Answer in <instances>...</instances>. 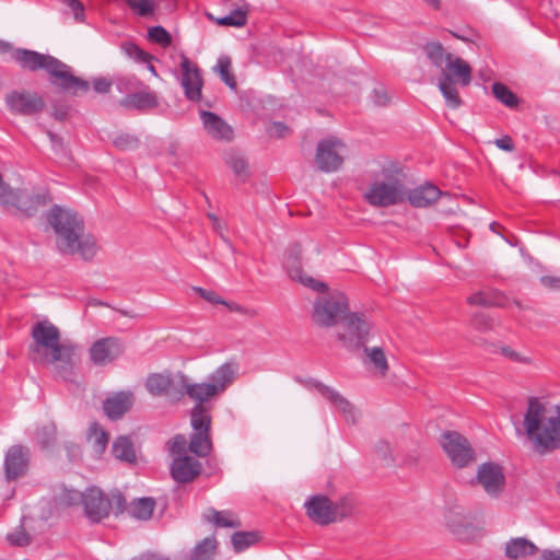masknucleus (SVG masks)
Returning a JSON list of instances; mask_svg holds the SVG:
<instances>
[{
  "instance_id": "nucleus-5",
  "label": "nucleus",
  "mask_w": 560,
  "mask_h": 560,
  "mask_svg": "<svg viewBox=\"0 0 560 560\" xmlns=\"http://www.w3.org/2000/svg\"><path fill=\"white\" fill-rule=\"evenodd\" d=\"M382 179H374L363 194L364 200L378 208H386L400 203L406 195L402 182V171L395 164L382 167Z\"/></svg>"
},
{
  "instance_id": "nucleus-7",
  "label": "nucleus",
  "mask_w": 560,
  "mask_h": 560,
  "mask_svg": "<svg viewBox=\"0 0 560 560\" xmlns=\"http://www.w3.org/2000/svg\"><path fill=\"white\" fill-rule=\"evenodd\" d=\"M341 330L337 334V339L348 350H360L369 341L372 320L365 313L348 312L340 322Z\"/></svg>"
},
{
  "instance_id": "nucleus-9",
  "label": "nucleus",
  "mask_w": 560,
  "mask_h": 560,
  "mask_svg": "<svg viewBox=\"0 0 560 560\" xmlns=\"http://www.w3.org/2000/svg\"><path fill=\"white\" fill-rule=\"evenodd\" d=\"M534 450L545 454L560 447V422H524Z\"/></svg>"
},
{
  "instance_id": "nucleus-33",
  "label": "nucleus",
  "mask_w": 560,
  "mask_h": 560,
  "mask_svg": "<svg viewBox=\"0 0 560 560\" xmlns=\"http://www.w3.org/2000/svg\"><path fill=\"white\" fill-rule=\"evenodd\" d=\"M423 50L430 62L442 70L447 62L448 54L445 51L443 45L440 42H429L423 46Z\"/></svg>"
},
{
  "instance_id": "nucleus-40",
  "label": "nucleus",
  "mask_w": 560,
  "mask_h": 560,
  "mask_svg": "<svg viewBox=\"0 0 560 560\" xmlns=\"http://www.w3.org/2000/svg\"><path fill=\"white\" fill-rule=\"evenodd\" d=\"M457 83L439 81V90L445 98L446 105L453 109L458 108L462 105V98L458 94Z\"/></svg>"
},
{
  "instance_id": "nucleus-64",
  "label": "nucleus",
  "mask_w": 560,
  "mask_h": 560,
  "mask_svg": "<svg viewBox=\"0 0 560 560\" xmlns=\"http://www.w3.org/2000/svg\"><path fill=\"white\" fill-rule=\"evenodd\" d=\"M494 144L503 151L512 152L514 150V144L510 136H504L500 139H497Z\"/></svg>"
},
{
  "instance_id": "nucleus-16",
  "label": "nucleus",
  "mask_w": 560,
  "mask_h": 560,
  "mask_svg": "<svg viewBox=\"0 0 560 560\" xmlns=\"http://www.w3.org/2000/svg\"><path fill=\"white\" fill-rule=\"evenodd\" d=\"M31 452L23 445L11 446L4 456V475L8 481L23 477L30 466Z\"/></svg>"
},
{
  "instance_id": "nucleus-55",
  "label": "nucleus",
  "mask_w": 560,
  "mask_h": 560,
  "mask_svg": "<svg viewBox=\"0 0 560 560\" xmlns=\"http://www.w3.org/2000/svg\"><path fill=\"white\" fill-rule=\"evenodd\" d=\"M192 290L198 293L203 300L211 304H222L224 300L214 291L207 290L200 287H192Z\"/></svg>"
},
{
  "instance_id": "nucleus-26",
  "label": "nucleus",
  "mask_w": 560,
  "mask_h": 560,
  "mask_svg": "<svg viewBox=\"0 0 560 560\" xmlns=\"http://www.w3.org/2000/svg\"><path fill=\"white\" fill-rule=\"evenodd\" d=\"M442 191L432 184L421 185L410 190L407 198L411 206L416 208H425L435 202Z\"/></svg>"
},
{
  "instance_id": "nucleus-62",
  "label": "nucleus",
  "mask_w": 560,
  "mask_h": 560,
  "mask_svg": "<svg viewBox=\"0 0 560 560\" xmlns=\"http://www.w3.org/2000/svg\"><path fill=\"white\" fill-rule=\"evenodd\" d=\"M68 105H52L51 116L59 121H63L68 117Z\"/></svg>"
},
{
  "instance_id": "nucleus-2",
  "label": "nucleus",
  "mask_w": 560,
  "mask_h": 560,
  "mask_svg": "<svg viewBox=\"0 0 560 560\" xmlns=\"http://www.w3.org/2000/svg\"><path fill=\"white\" fill-rule=\"evenodd\" d=\"M28 346L31 359L52 365L54 373L65 380L71 381L74 376V366L80 346L70 340L61 339V332L57 326L48 320L37 322L33 325Z\"/></svg>"
},
{
  "instance_id": "nucleus-14",
  "label": "nucleus",
  "mask_w": 560,
  "mask_h": 560,
  "mask_svg": "<svg viewBox=\"0 0 560 560\" xmlns=\"http://www.w3.org/2000/svg\"><path fill=\"white\" fill-rule=\"evenodd\" d=\"M86 517L93 523H100L110 514L109 498L98 488H89L82 497Z\"/></svg>"
},
{
  "instance_id": "nucleus-18",
  "label": "nucleus",
  "mask_w": 560,
  "mask_h": 560,
  "mask_svg": "<svg viewBox=\"0 0 560 560\" xmlns=\"http://www.w3.org/2000/svg\"><path fill=\"white\" fill-rule=\"evenodd\" d=\"M439 81L468 86L471 82V67L464 59L447 54V62L441 70Z\"/></svg>"
},
{
  "instance_id": "nucleus-41",
  "label": "nucleus",
  "mask_w": 560,
  "mask_h": 560,
  "mask_svg": "<svg viewBox=\"0 0 560 560\" xmlns=\"http://www.w3.org/2000/svg\"><path fill=\"white\" fill-rule=\"evenodd\" d=\"M217 548L214 538H205L194 549L190 560H213V555Z\"/></svg>"
},
{
  "instance_id": "nucleus-50",
  "label": "nucleus",
  "mask_w": 560,
  "mask_h": 560,
  "mask_svg": "<svg viewBox=\"0 0 560 560\" xmlns=\"http://www.w3.org/2000/svg\"><path fill=\"white\" fill-rule=\"evenodd\" d=\"M471 325L475 329L480 331L492 330L494 327L493 319L483 312H477L472 315Z\"/></svg>"
},
{
  "instance_id": "nucleus-10",
  "label": "nucleus",
  "mask_w": 560,
  "mask_h": 560,
  "mask_svg": "<svg viewBox=\"0 0 560 560\" xmlns=\"http://www.w3.org/2000/svg\"><path fill=\"white\" fill-rule=\"evenodd\" d=\"M441 446L457 468L467 467L476 460L475 451L468 440L456 431H447L441 436Z\"/></svg>"
},
{
  "instance_id": "nucleus-24",
  "label": "nucleus",
  "mask_w": 560,
  "mask_h": 560,
  "mask_svg": "<svg viewBox=\"0 0 560 560\" xmlns=\"http://www.w3.org/2000/svg\"><path fill=\"white\" fill-rule=\"evenodd\" d=\"M194 427V434L188 444V450L198 457H206L212 450V444L209 438L211 422H191Z\"/></svg>"
},
{
  "instance_id": "nucleus-56",
  "label": "nucleus",
  "mask_w": 560,
  "mask_h": 560,
  "mask_svg": "<svg viewBox=\"0 0 560 560\" xmlns=\"http://www.w3.org/2000/svg\"><path fill=\"white\" fill-rule=\"evenodd\" d=\"M268 133L270 137L283 138L289 133V128L284 122L276 121L269 127Z\"/></svg>"
},
{
  "instance_id": "nucleus-12",
  "label": "nucleus",
  "mask_w": 560,
  "mask_h": 560,
  "mask_svg": "<svg viewBox=\"0 0 560 560\" xmlns=\"http://www.w3.org/2000/svg\"><path fill=\"white\" fill-rule=\"evenodd\" d=\"M5 105L14 115L34 116L44 110L46 103L37 92L14 90L7 94Z\"/></svg>"
},
{
  "instance_id": "nucleus-29",
  "label": "nucleus",
  "mask_w": 560,
  "mask_h": 560,
  "mask_svg": "<svg viewBox=\"0 0 560 560\" xmlns=\"http://www.w3.org/2000/svg\"><path fill=\"white\" fill-rule=\"evenodd\" d=\"M468 303L485 307H504L506 298L499 291H479L468 298Z\"/></svg>"
},
{
  "instance_id": "nucleus-23",
  "label": "nucleus",
  "mask_w": 560,
  "mask_h": 560,
  "mask_svg": "<svg viewBox=\"0 0 560 560\" xmlns=\"http://www.w3.org/2000/svg\"><path fill=\"white\" fill-rule=\"evenodd\" d=\"M135 402L133 393L130 390H121L112 394L103 401L105 415L114 420L122 417L128 412Z\"/></svg>"
},
{
  "instance_id": "nucleus-6",
  "label": "nucleus",
  "mask_w": 560,
  "mask_h": 560,
  "mask_svg": "<svg viewBox=\"0 0 560 560\" xmlns=\"http://www.w3.org/2000/svg\"><path fill=\"white\" fill-rule=\"evenodd\" d=\"M319 291L313 303L312 319L319 327H334L345 318L350 311L347 295L338 290Z\"/></svg>"
},
{
  "instance_id": "nucleus-57",
  "label": "nucleus",
  "mask_w": 560,
  "mask_h": 560,
  "mask_svg": "<svg viewBox=\"0 0 560 560\" xmlns=\"http://www.w3.org/2000/svg\"><path fill=\"white\" fill-rule=\"evenodd\" d=\"M390 101L388 92L384 88L373 90V102L377 106H386Z\"/></svg>"
},
{
  "instance_id": "nucleus-38",
  "label": "nucleus",
  "mask_w": 560,
  "mask_h": 560,
  "mask_svg": "<svg viewBox=\"0 0 560 560\" xmlns=\"http://www.w3.org/2000/svg\"><path fill=\"white\" fill-rule=\"evenodd\" d=\"M35 439L42 448L52 446L57 440V428L55 422H47L42 425V428L37 429Z\"/></svg>"
},
{
  "instance_id": "nucleus-11",
  "label": "nucleus",
  "mask_w": 560,
  "mask_h": 560,
  "mask_svg": "<svg viewBox=\"0 0 560 560\" xmlns=\"http://www.w3.org/2000/svg\"><path fill=\"white\" fill-rule=\"evenodd\" d=\"M345 143L336 137H328L317 143L315 163L325 173L337 172L343 163Z\"/></svg>"
},
{
  "instance_id": "nucleus-61",
  "label": "nucleus",
  "mask_w": 560,
  "mask_h": 560,
  "mask_svg": "<svg viewBox=\"0 0 560 560\" xmlns=\"http://www.w3.org/2000/svg\"><path fill=\"white\" fill-rule=\"evenodd\" d=\"M112 86V82L105 78H97L93 81V89L96 93L105 94L108 93Z\"/></svg>"
},
{
  "instance_id": "nucleus-28",
  "label": "nucleus",
  "mask_w": 560,
  "mask_h": 560,
  "mask_svg": "<svg viewBox=\"0 0 560 560\" xmlns=\"http://www.w3.org/2000/svg\"><path fill=\"white\" fill-rule=\"evenodd\" d=\"M537 551L538 548L532 541L523 537L513 538L505 546L506 557L514 560L534 555Z\"/></svg>"
},
{
  "instance_id": "nucleus-21",
  "label": "nucleus",
  "mask_w": 560,
  "mask_h": 560,
  "mask_svg": "<svg viewBox=\"0 0 560 560\" xmlns=\"http://www.w3.org/2000/svg\"><path fill=\"white\" fill-rule=\"evenodd\" d=\"M200 118L203 128L211 138L226 142L233 139L234 131L232 127L215 113L201 110Z\"/></svg>"
},
{
  "instance_id": "nucleus-20",
  "label": "nucleus",
  "mask_w": 560,
  "mask_h": 560,
  "mask_svg": "<svg viewBox=\"0 0 560 560\" xmlns=\"http://www.w3.org/2000/svg\"><path fill=\"white\" fill-rule=\"evenodd\" d=\"M307 516L319 525L336 522L334 502L326 495H314L305 502Z\"/></svg>"
},
{
  "instance_id": "nucleus-44",
  "label": "nucleus",
  "mask_w": 560,
  "mask_h": 560,
  "mask_svg": "<svg viewBox=\"0 0 560 560\" xmlns=\"http://www.w3.org/2000/svg\"><path fill=\"white\" fill-rule=\"evenodd\" d=\"M120 49L126 54V56L136 60L137 62H150L152 59V56L149 52L144 51L132 42L121 43Z\"/></svg>"
},
{
  "instance_id": "nucleus-45",
  "label": "nucleus",
  "mask_w": 560,
  "mask_h": 560,
  "mask_svg": "<svg viewBox=\"0 0 560 560\" xmlns=\"http://www.w3.org/2000/svg\"><path fill=\"white\" fill-rule=\"evenodd\" d=\"M8 542L13 547H26L32 544V536L21 525L7 535Z\"/></svg>"
},
{
  "instance_id": "nucleus-1",
  "label": "nucleus",
  "mask_w": 560,
  "mask_h": 560,
  "mask_svg": "<svg viewBox=\"0 0 560 560\" xmlns=\"http://www.w3.org/2000/svg\"><path fill=\"white\" fill-rule=\"evenodd\" d=\"M237 371L236 362H225L199 383L183 372L153 373L148 376L145 388L153 396H166L175 401L187 396L194 404L189 411L190 420H212L219 398L233 384Z\"/></svg>"
},
{
  "instance_id": "nucleus-32",
  "label": "nucleus",
  "mask_w": 560,
  "mask_h": 560,
  "mask_svg": "<svg viewBox=\"0 0 560 560\" xmlns=\"http://www.w3.org/2000/svg\"><path fill=\"white\" fill-rule=\"evenodd\" d=\"M206 518L207 521L212 522L217 527L238 528L242 526L240 518L229 510L217 511L214 509H209L208 514H206Z\"/></svg>"
},
{
  "instance_id": "nucleus-19",
  "label": "nucleus",
  "mask_w": 560,
  "mask_h": 560,
  "mask_svg": "<svg viewBox=\"0 0 560 560\" xmlns=\"http://www.w3.org/2000/svg\"><path fill=\"white\" fill-rule=\"evenodd\" d=\"M122 353V346L118 338L106 337L96 340L90 348L91 361L96 365H106Z\"/></svg>"
},
{
  "instance_id": "nucleus-8",
  "label": "nucleus",
  "mask_w": 560,
  "mask_h": 560,
  "mask_svg": "<svg viewBox=\"0 0 560 560\" xmlns=\"http://www.w3.org/2000/svg\"><path fill=\"white\" fill-rule=\"evenodd\" d=\"M295 381L307 390L319 394L332 408L338 410L339 415L346 420H354L355 418L361 417L359 409L335 388L313 377H296Z\"/></svg>"
},
{
  "instance_id": "nucleus-27",
  "label": "nucleus",
  "mask_w": 560,
  "mask_h": 560,
  "mask_svg": "<svg viewBox=\"0 0 560 560\" xmlns=\"http://www.w3.org/2000/svg\"><path fill=\"white\" fill-rule=\"evenodd\" d=\"M555 409V416H550L548 418H545V415L547 412V402L544 401V398L541 397H528L527 399V409L524 415L525 421H537V420H560V404L556 405L553 407Z\"/></svg>"
},
{
  "instance_id": "nucleus-51",
  "label": "nucleus",
  "mask_w": 560,
  "mask_h": 560,
  "mask_svg": "<svg viewBox=\"0 0 560 560\" xmlns=\"http://www.w3.org/2000/svg\"><path fill=\"white\" fill-rule=\"evenodd\" d=\"M336 522L343 517L350 516L354 511V504L351 499L342 498L338 502L334 503Z\"/></svg>"
},
{
  "instance_id": "nucleus-59",
  "label": "nucleus",
  "mask_w": 560,
  "mask_h": 560,
  "mask_svg": "<svg viewBox=\"0 0 560 560\" xmlns=\"http://www.w3.org/2000/svg\"><path fill=\"white\" fill-rule=\"evenodd\" d=\"M47 137L49 138L50 142H51V145H52V149L56 153H63L65 152V145H63V140L61 137H59L58 135L54 133L52 131L50 130H45Z\"/></svg>"
},
{
  "instance_id": "nucleus-53",
  "label": "nucleus",
  "mask_w": 560,
  "mask_h": 560,
  "mask_svg": "<svg viewBox=\"0 0 560 560\" xmlns=\"http://www.w3.org/2000/svg\"><path fill=\"white\" fill-rule=\"evenodd\" d=\"M187 440L184 435L178 434L168 442V451L172 455L186 456Z\"/></svg>"
},
{
  "instance_id": "nucleus-63",
  "label": "nucleus",
  "mask_w": 560,
  "mask_h": 560,
  "mask_svg": "<svg viewBox=\"0 0 560 560\" xmlns=\"http://www.w3.org/2000/svg\"><path fill=\"white\" fill-rule=\"evenodd\" d=\"M500 352L502 353V355H504L505 358L510 359L511 361H514V362H527L526 359H524L518 352L514 351L510 347H506V346L501 347Z\"/></svg>"
},
{
  "instance_id": "nucleus-39",
  "label": "nucleus",
  "mask_w": 560,
  "mask_h": 560,
  "mask_svg": "<svg viewBox=\"0 0 560 560\" xmlns=\"http://www.w3.org/2000/svg\"><path fill=\"white\" fill-rule=\"evenodd\" d=\"M232 61L228 56H221L214 67V71L219 73L221 80L232 90L236 89V80L231 72Z\"/></svg>"
},
{
  "instance_id": "nucleus-43",
  "label": "nucleus",
  "mask_w": 560,
  "mask_h": 560,
  "mask_svg": "<svg viewBox=\"0 0 560 560\" xmlns=\"http://www.w3.org/2000/svg\"><path fill=\"white\" fill-rule=\"evenodd\" d=\"M113 144L120 151H135L140 147V139L136 135L120 132L113 138Z\"/></svg>"
},
{
  "instance_id": "nucleus-58",
  "label": "nucleus",
  "mask_w": 560,
  "mask_h": 560,
  "mask_svg": "<svg viewBox=\"0 0 560 560\" xmlns=\"http://www.w3.org/2000/svg\"><path fill=\"white\" fill-rule=\"evenodd\" d=\"M63 2L73 11L74 19L78 22L83 21L84 7L80 0H63Z\"/></svg>"
},
{
  "instance_id": "nucleus-4",
  "label": "nucleus",
  "mask_w": 560,
  "mask_h": 560,
  "mask_svg": "<svg viewBox=\"0 0 560 560\" xmlns=\"http://www.w3.org/2000/svg\"><path fill=\"white\" fill-rule=\"evenodd\" d=\"M12 60L24 70L32 72L45 70L49 75L50 84L66 94L75 96L90 90V83L86 80L75 77L68 65L54 56L18 48L12 54Z\"/></svg>"
},
{
  "instance_id": "nucleus-31",
  "label": "nucleus",
  "mask_w": 560,
  "mask_h": 560,
  "mask_svg": "<svg viewBox=\"0 0 560 560\" xmlns=\"http://www.w3.org/2000/svg\"><path fill=\"white\" fill-rule=\"evenodd\" d=\"M155 508V500L153 498H141L133 500L128 506V514L140 521H148L152 517Z\"/></svg>"
},
{
  "instance_id": "nucleus-60",
  "label": "nucleus",
  "mask_w": 560,
  "mask_h": 560,
  "mask_svg": "<svg viewBox=\"0 0 560 560\" xmlns=\"http://www.w3.org/2000/svg\"><path fill=\"white\" fill-rule=\"evenodd\" d=\"M540 283L549 290L560 291V278L558 277L542 276L540 278Z\"/></svg>"
},
{
  "instance_id": "nucleus-15",
  "label": "nucleus",
  "mask_w": 560,
  "mask_h": 560,
  "mask_svg": "<svg viewBox=\"0 0 560 560\" xmlns=\"http://www.w3.org/2000/svg\"><path fill=\"white\" fill-rule=\"evenodd\" d=\"M476 480L491 497H498L505 486L503 468L493 462L483 463L478 467Z\"/></svg>"
},
{
  "instance_id": "nucleus-49",
  "label": "nucleus",
  "mask_w": 560,
  "mask_h": 560,
  "mask_svg": "<svg viewBox=\"0 0 560 560\" xmlns=\"http://www.w3.org/2000/svg\"><path fill=\"white\" fill-rule=\"evenodd\" d=\"M142 85L136 77H121L116 79V88L120 93H133Z\"/></svg>"
},
{
  "instance_id": "nucleus-47",
  "label": "nucleus",
  "mask_w": 560,
  "mask_h": 560,
  "mask_svg": "<svg viewBox=\"0 0 560 560\" xmlns=\"http://www.w3.org/2000/svg\"><path fill=\"white\" fill-rule=\"evenodd\" d=\"M247 22V12L243 9H235L229 15L218 20L220 25L226 26H244Z\"/></svg>"
},
{
  "instance_id": "nucleus-34",
  "label": "nucleus",
  "mask_w": 560,
  "mask_h": 560,
  "mask_svg": "<svg viewBox=\"0 0 560 560\" xmlns=\"http://www.w3.org/2000/svg\"><path fill=\"white\" fill-rule=\"evenodd\" d=\"M83 493L75 489H69L65 485L57 487L54 500L55 502L63 508H68L82 502Z\"/></svg>"
},
{
  "instance_id": "nucleus-36",
  "label": "nucleus",
  "mask_w": 560,
  "mask_h": 560,
  "mask_svg": "<svg viewBox=\"0 0 560 560\" xmlns=\"http://www.w3.org/2000/svg\"><path fill=\"white\" fill-rule=\"evenodd\" d=\"M113 454L117 459L127 463H133L136 460L133 445L130 440L125 436H120L114 442Z\"/></svg>"
},
{
  "instance_id": "nucleus-13",
  "label": "nucleus",
  "mask_w": 560,
  "mask_h": 560,
  "mask_svg": "<svg viewBox=\"0 0 560 560\" xmlns=\"http://www.w3.org/2000/svg\"><path fill=\"white\" fill-rule=\"evenodd\" d=\"M302 248L300 244H292L285 252L284 266L288 275L292 280L299 281L303 285L314 291H324L327 289L325 282L318 281L310 276L304 275L301 266Z\"/></svg>"
},
{
  "instance_id": "nucleus-42",
  "label": "nucleus",
  "mask_w": 560,
  "mask_h": 560,
  "mask_svg": "<svg viewBox=\"0 0 560 560\" xmlns=\"http://www.w3.org/2000/svg\"><path fill=\"white\" fill-rule=\"evenodd\" d=\"M492 93L497 100L508 107H515L518 104V98L506 85L495 82L492 85Z\"/></svg>"
},
{
  "instance_id": "nucleus-37",
  "label": "nucleus",
  "mask_w": 560,
  "mask_h": 560,
  "mask_svg": "<svg viewBox=\"0 0 560 560\" xmlns=\"http://www.w3.org/2000/svg\"><path fill=\"white\" fill-rule=\"evenodd\" d=\"M259 534L258 532H235L232 535V544L233 548L236 552H242L246 550L247 548L254 546L259 541Z\"/></svg>"
},
{
  "instance_id": "nucleus-35",
  "label": "nucleus",
  "mask_w": 560,
  "mask_h": 560,
  "mask_svg": "<svg viewBox=\"0 0 560 560\" xmlns=\"http://www.w3.org/2000/svg\"><path fill=\"white\" fill-rule=\"evenodd\" d=\"M364 352L369 362L373 365V368L378 371L382 376H385L388 372V362L385 355L384 350L381 347H363Z\"/></svg>"
},
{
  "instance_id": "nucleus-3",
  "label": "nucleus",
  "mask_w": 560,
  "mask_h": 560,
  "mask_svg": "<svg viewBox=\"0 0 560 560\" xmlns=\"http://www.w3.org/2000/svg\"><path fill=\"white\" fill-rule=\"evenodd\" d=\"M47 222L57 236L56 245L61 254H78L86 261L96 255V240L85 234L84 220L78 212L55 205L47 213Z\"/></svg>"
},
{
  "instance_id": "nucleus-22",
  "label": "nucleus",
  "mask_w": 560,
  "mask_h": 560,
  "mask_svg": "<svg viewBox=\"0 0 560 560\" xmlns=\"http://www.w3.org/2000/svg\"><path fill=\"white\" fill-rule=\"evenodd\" d=\"M171 476L178 483L194 480L201 471V464L190 456H177L171 464Z\"/></svg>"
},
{
  "instance_id": "nucleus-17",
  "label": "nucleus",
  "mask_w": 560,
  "mask_h": 560,
  "mask_svg": "<svg viewBox=\"0 0 560 560\" xmlns=\"http://www.w3.org/2000/svg\"><path fill=\"white\" fill-rule=\"evenodd\" d=\"M180 68L182 86L184 89L185 96L192 102L199 101L202 89V78L199 68L184 54L180 55Z\"/></svg>"
},
{
  "instance_id": "nucleus-54",
  "label": "nucleus",
  "mask_w": 560,
  "mask_h": 560,
  "mask_svg": "<svg viewBox=\"0 0 560 560\" xmlns=\"http://www.w3.org/2000/svg\"><path fill=\"white\" fill-rule=\"evenodd\" d=\"M110 510L113 509L115 515L122 514L127 509V501L124 494L119 491L113 492L110 498Z\"/></svg>"
},
{
  "instance_id": "nucleus-52",
  "label": "nucleus",
  "mask_w": 560,
  "mask_h": 560,
  "mask_svg": "<svg viewBox=\"0 0 560 560\" xmlns=\"http://www.w3.org/2000/svg\"><path fill=\"white\" fill-rule=\"evenodd\" d=\"M228 164L236 175H245L248 168L247 161L237 153H232L228 158Z\"/></svg>"
},
{
  "instance_id": "nucleus-48",
  "label": "nucleus",
  "mask_w": 560,
  "mask_h": 560,
  "mask_svg": "<svg viewBox=\"0 0 560 560\" xmlns=\"http://www.w3.org/2000/svg\"><path fill=\"white\" fill-rule=\"evenodd\" d=\"M126 3L142 18L150 16L154 12L153 0H126Z\"/></svg>"
},
{
  "instance_id": "nucleus-30",
  "label": "nucleus",
  "mask_w": 560,
  "mask_h": 560,
  "mask_svg": "<svg viewBox=\"0 0 560 560\" xmlns=\"http://www.w3.org/2000/svg\"><path fill=\"white\" fill-rule=\"evenodd\" d=\"M86 441L96 455H102L107 447L109 435L97 422H93L86 432Z\"/></svg>"
},
{
  "instance_id": "nucleus-46",
  "label": "nucleus",
  "mask_w": 560,
  "mask_h": 560,
  "mask_svg": "<svg viewBox=\"0 0 560 560\" xmlns=\"http://www.w3.org/2000/svg\"><path fill=\"white\" fill-rule=\"evenodd\" d=\"M148 37L151 42L167 47L172 44L171 34L161 25L152 26L148 30Z\"/></svg>"
},
{
  "instance_id": "nucleus-25",
  "label": "nucleus",
  "mask_w": 560,
  "mask_h": 560,
  "mask_svg": "<svg viewBox=\"0 0 560 560\" xmlns=\"http://www.w3.org/2000/svg\"><path fill=\"white\" fill-rule=\"evenodd\" d=\"M119 105L126 109L147 110L155 108L159 105L154 93L150 91H135L127 94L119 101Z\"/></svg>"
}]
</instances>
